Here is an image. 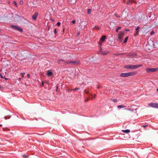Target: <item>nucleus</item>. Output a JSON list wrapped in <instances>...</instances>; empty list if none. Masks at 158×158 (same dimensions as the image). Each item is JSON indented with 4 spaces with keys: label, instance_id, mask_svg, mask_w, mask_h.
<instances>
[{
    "label": "nucleus",
    "instance_id": "nucleus-1",
    "mask_svg": "<svg viewBox=\"0 0 158 158\" xmlns=\"http://www.w3.org/2000/svg\"><path fill=\"white\" fill-rule=\"evenodd\" d=\"M137 73V71H134L128 73H123L121 74L120 76L122 77H128L132 76Z\"/></svg>",
    "mask_w": 158,
    "mask_h": 158
},
{
    "label": "nucleus",
    "instance_id": "nucleus-2",
    "mask_svg": "<svg viewBox=\"0 0 158 158\" xmlns=\"http://www.w3.org/2000/svg\"><path fill=\"white\" fill-rule=\"evenodd\" d=\"M142 64H138L136 65H127L124 66V68L127 69H134L142 66Z\"/></svg>",
    "mask_w": 158,
    "mask_h": 158
},
{
    "label": "nucleus",
    "instance_id": "nucleus-3",
    "mask_svg": "<svg viewBox=\"0 0 158 158\" xmlns=\"http://www.w3.org/2000/svg\"><path fill=\"white\" fill-rule=\"evenodd\" d=\"M124 34L123 32H120L118 35L117 40L119 42H121L123 39Z\"/></svg>",
    "mask_w": 158,
    "mask_h": 158
},
{
    "label": "nucleus",
    "instance_id": "nucleus-4",
    "mask_svg": "<svg viewBox=\"0 0 158 158\" xmlns=\"http://www.w3.org/2000/svg\"><path fill=\"white\" fill-rule=\"evenodd\" d=\"M146 70L147 72L148 73L150 72H155L156 71H158V68H147L146 69Z\"/></svg>",
    "mask_w": 158,
    "mask_h": 158
},
{
    "label": "nucleus",
    "instance_id": "nucleus-5",
    "mask_svg": "<svg viewBox=\"0 0 158 158\" xmlns=\"http://www.w3.org/2000/svg\"><path fill=\"white\" fill-rule=\"evenodd\" d=\"M80 61L79 60H70L67 62V63L72 64H79Z\"/></svg>",
    "mask_w": 158,
    "mask_h": 158
},
{
    "label": "nucleus",
    "instance_id": "nucleus-6",
    "mask_svg": "<svg viewBox=\"0 0 158 158\" xmlns=\"http://www.w3.org/2000/svg\"><path fill=\"white\" fill-rule=\"evenodd\" d=\"M148 106L155 108H158V104L155 103H150L148 104Z\"/></svg>",
    "mask_w": 158,
    "mask_h": 158
},
{
    "label": "nucleus",
    "instance_id": "nucleus-7",
    "mask_svg": "<svg viewBox=\"0 0 158 158\" xmlns=\"http://www.w3.org/2000/svg\"><path fill=\"white\" fill-rule=\"evenodd\" d=\"M11 27L17 31H19L20 32H22L23 31V30L21 28L18 27L16 26L12 25L11 26Z\"/></svg>",
    "mask_w": 158,
    "mask_h": 158
},
{
    "label": "nucleus",
    "instance_id": "nucleus-8",
    "mask_svg": "<svg viewBox=\"0 0 158 158\" xmlns=\"http://www.w3.org/2000/svg\"><path fill=\"white\" fill-rule=\"evenodd\" d=\"M11 27L17 31H19L20 32H22L23 31V30L21 28L18 27L16 26L12 25L11 26Z\"/></svg>",
    "mask_w": 158,
    "mask_h": 158
},
{
    "label": "nucleus",
    "instance_id": "nucleus-9",
    "mask_svg": "<svg viewBox=\"0 0 158 158\" xmlns=\"http://www.w3.org/2000/svg\"><path fill=\"white\" fill-rule=\"evenodd\" d=\"M38 13L37 12L35 13V15H33L32 16V19L33 20H35L37 15H38Z\"/></svg>",
    "mask_w": 158,
    "mask_h": 158
},
{
    "label": "nucleus",
    "instance_id": "nucleus-10",
    "mask_svg": "<svg viewBox=\"0 0 158 158\" xmlns=\"http://www.w3.org/2000/svg\"><path fill=\"white\" fill-rule=\"evenodd\" d=\"M53 74V72L51 71H47V76H48V77H49V76H52V74Z\"/></svg>",
    "mask_w": 158,
    "mask_h": 158
},
{
    "label": "nucleus",
    "instance_id": "nucleus-11",
    "mask_svg": "<svg viewBox=\"0 0 158 158\" xmlns=\"http://www.w3.org/2000/svg\"><path fill=\"white\" fill-rule=\"evenodd\" d=\"M106 38V36L105 35H103L102 37L100 39V41L102 42L104 41Z\"/></svg>",
    "mask_w": 158,
    "mask_h": 158
},
{
    "label": "nucleus",
    "instance_id": "nucleus-12",
    "mask_svg": "<svg viewBox=\"0 0 158 158\" xmlns=\"http://www.w3.org/2000/svg\"><path fill=\"white\" fill-rule=\"evenodd\" d=\"M140 28V27H138L136 29V33L135 34H134L135 36H136L138 34L139 31H138V30Z\"/></svg>",
    "mask_w": 158,
    "mask_h": 158
},
{
    "label": "nucleus",
    "instance_id": "nucleus-13",
    "mask_svg": "<svg viewBox=\"0 0 158 158\" xmlns=\"http://www.w3.org/2000/svg\"><path fill=\"white\" fill-rule=\"evenodd\" d=\"M122 131L126 133H128L130 132V131L129 129H127L125 130H122Z\"/></svg>",
    "mask_w": 158,
    "mask_h": 158
},
{
    "label": "nucleus",
    "instance_id": "nucleus-14",
    "mask_svg": "<svg viewBox=\"0 0 158 158\" xmlns=\"http://www.w3.org/2000/svg\"><path fill=\"white\" fill-rule=\"evenodd\" d=\"M136 55V54L135 53H131L130 55L129 56L131 57V58H134L133 56H135Z\"/></svg>",
    "mask_w": 158,
    "mask_h": 158
},
{
    "label": "nucleus",
    "instance_id": "nucleus-15",
    "mask_svg": "<svg viewBox=\"0 0 158 158\" xmlns=\"http://www.w3.org/2000/svg\"><path fill=\"white\" fill-rule=\"evenodd\" d=\"M108 53V52L106 51V52H101V54L103 55H106Z\"/></svg>",
    "mask_w": 158,
    "mask_h": 158
},
{
    "label": "nucleus",
    "instance_id": "nucleus-16",
    "mask_svg": "<svg viewBox=\"0 0 158 158\" xmlns=\"http://www.w3.org/2000/svg\"><path fill=\"white\" fill-rule=\"evenodd\" d=\"M126 106H123V105H119L118 106V108H121L123 107H126Z\"/></svg>",
    "mask_w": 158,
    "mask_h": 158
},
{
    "label": "nucleus",
    "instance_id": "nucleus-17",
    "mask_svg": "<svg viewBox=\"0 0 158 158\" xmlns=\"http://www.w3.org/2000/svg\"><path fill=\"white\" fill-rule=\"evenodd\" d=\"M70 1L71 4H74L76 2V0H70Z\"/></svg>",
    "mask_w": 158,
    "mask_h": 158
},
{
    "label": "nucleus",
    "instance_id": "nucleus-18",
    "mask_svg": "<svg viewBox=\"0 0 158 158\" xmlns=\"http://www.w3.org/2000/svg\"><path fill=\"white\" fill-rule=\"evenodd\" d=\"M121 27H119L118 28H117L116 30V31L117 32L118 31V30H120L121 29Z\"/></svg>",
    "mask_w": 158,
    "mask_h": 158
},
{
    "label": "nucleus",
    "instance_id": "nucleus-19",
    "mask_svg": "<svg viewBox=\"0 0 158 158\" xmlns=\"http://www.w3.org/2000/svg\"><path fill=\"white\" fill-rule=\"evenodd\" d=\"M64 60H58L57 61V62L58 63H60V62H63L64 61Z\"/></svg>",
    "mask_w": 158,
    "mask_h": 158
},
{
    "label": "nucleus",
    "instance_id": "nucleus-20",
    "mask_svg": "<svg viewBox=\"0 0 158 158\" xmlns=\"http://www.w3.org/2000/svg\"><path fill=\"white\" fill-rule=\"evenodd\" d=\"M128 39V37H127L125 39L124 41L123 42V43H125L127 41V40Z\"/></svg>",
    "mask_w": 158,
    "mask_h": 158
},
{
    "label": "nucleus",
    "instance_id": "nucleus-21",
    "mask_svg": "<svg viewBox=\"0 0 158 158\" xmlns=\"http://www.w3.org/2000/svg\"><path fill=\"white\" fill-rule=\"evenodd\" d=\"M91 12V10L90 9H88L87 10V13L89 14H90Z\"/></svg>",
    "mask_w": 158,
    "mask_h": 158
},
{
    "label": "nucleus",
    "instance_id": "nucleus-22",
    "mask_svg": "<svg viewBox=\"0 0 158 158\" xmlns=\"http://www.w3.org/2000/svg\"><path fill=\"white\" fill-rule=\"evenodd\" d=\"M125 109L126 110H128L130 111H133V110H132L131 109L125 108Z\"/></svg>",
    "mask_w": 158,
    "mask_h": 158
},
{
    "label": "nucleus",
    "instance_id": "nucleus-23",
    "mask_svg": "<svg viewBox=\"0 0 158 158\" xmlns=\"http://www.w3.org/2000/svg\"><path fill=\"white\" fill-rule=\"evenodd\" d=\"M130 0H128L127 2V5H129L130 4Z\"/></svg>",
    "mask_w": 158,
    "mask_h": 158
},
{
    "label": "nucleus",
    "instance_id": "nucleus-24",
    "mask_svg": "<svg viewBox=\"0 0 158 158\" xmlns=\"http://www.w3.org/2000/svg\"><path fill=\"white\" fill-rule=\"evenodd\" d=\"M60 24V22H58L57 24H56V25L58 26H59Z\"/></svg>",
    "mask_w": 158,
    "mask_h": 158
},
{
    "label": "nucleus",
    "instance_id": "nucleus-25",
    "mask_svg": "<svg viewBox=\"0 0 158 158\" xmlns=\"http://www.w3.org/2000/svg\"><path fill=\"white\" fill-rule=\"evenodd\" d=\"M79 89L78 88H76L74 89H73L72 90H78Z\"/></svg>",
    "mask_w": 158,
    "mask_h": 158
},
{
    "label": "nucleus",
    "instance_id": "nucleus-26",
    "mask_svg": "<svg viewBox=\"0 0 158 158\" xmlns=\"http://www.w3.org/2000/svg\"><path fill=\"white\" fill-rule=\"evenodd\" d=\"M95 28H96V29L97 30H98L99 29V28L98 27H96V26H95L94 27Z\"/></svg>",
    "mask_w": 158,
    "mask_h": 158
},
{
    "label": "nucleus",
    "instance_id": "nucleus-27",
    "mask_svg": "<svg viewBox=\"0 0 158 158\" xmlns=\"http://www.w3.org/2000/svg\"><path fill=\"white\" fill-rule=\"evenodd\" d=\"M25 74V73H21V74L22 75V77H24V74Z\"/></svg>",
    "mask_w": 158,
    "mask_h": 158
},
{
    "label": "nucleus",
    "instance_id": "nucleus-28",
    "mask_svg": "<svg viewBox=\"0 0 158 158\" xmlns=\"http://www.w3.org/2000/svg\"><path fill=\"white\" fill-rule=\"evenodd\" d=\"M14 4H15L16 6H17V3H16V2H15V1H14Z\"/></svg>",
    "mask_w": 158,
    "mask_h": 158
},
{
    "label": "nucleus",
    "instance_id": "nucleus-29",
    "mask_svg": "<svg viewBox=\"0 0 158 158\" xmlns=\"http://www.w3.org/2000/svg\"><path fill=\"white\" fill-rule=\"evenodd\" d=\"M75 23V21L74 20H73V21H72V23L73 24H74Z\"/></svg>",
    "mask_w": 158,
    "mask_h": 158
},
{
    "label": "nucleus",
    "instance_id": "nucleus-30",
    "mask_svg": "<svg viewBox=\"0 0 158 158\" xmlns=\"http://www.w3.org/2000/svg\"><path fill=\"white\" fill-rule=\"evenodd\" d=\"M113 101L114 102H117V100L116 99H113Z\"/></svg>",
    "mask_w": 158,
    "mask_h": 158
},
{
    "label": "nucleus",
    "instance_id": "nucleus-31",
    "mask_svg": "<svg viewBox=\"0 0 158 158\" xmlns=\"http://www.w3.org/2000/svg\"><path fill=\"white\" fill-rule=\"evenodd\" d=\"M147 126H148L147 125H143V126H142V127H147Z\"/></svg>",
    "mask_w": 158,
    "mask_h": 158
},
{
    "label": "nucleus",
    "instance_id": "nucleus-32",
    "mask_svg": "<svg viewBox=\"0 0 158 158\" xmlns=\"http://www.w3.org/2000/svg\"><path fill=\"white\" fill-rule=\"evenodd\" d=\"M154 33V31H152L151 32V35H152V34H153Z\"/></svg>",
    "mask_w": 158,
    "mask_h": 158
},
{
    "label": "nucleus",
    "instance_id": "nucleus-33",
    "mask_svg": "<svg viewBox=\"0 0 158 158\" xmlns=\"http://www.w3.org/2000/svg\"><path fill=\"white\" fill-rule=\"evenodd\" d=\"M125 30L126 31H129V29H125Z\"/></svg>",
    "mask_w": 158,
    "mask_h": 158
},
{
    "label": "nucleus",
    "instance_id": "nucleus-34",
    "mask_svg": "<svg viewBox=\"0 0 158 158\" xmlns=\"http://www.w3.org/2000/svg\"><path fill=\"white\" fill-rule=\"evenodd\" d=\"M54 33L56 34V29H55L54 30Z\"/></svg>",
    "mask_w": 158,
    "mask_h": 158
},
{
    "label": "nucleus",
    "instance_id": "nucleus-35",
    "mask_svg": "<svg viewBox=\"0 0 158 158\" xmlns=\"http://www.w3.org/2000/svg\"><path fill=\"white\" fill-rule=\"evenodd\" d=\"M0 77H1V78H3V77L2 74L1 73L0 74Z\"/></svg>",
    "mask_w": 158,
    "mask_h": 158
},
{
    "label": "nucleus",
    "instance_id": "nucleus-36",
    "mask_svg": "<svg viewBox=\"0 0 158 158\" xmlns=\"http://www.w3.org/2000/svg\"><path fill=\"white\" fill-rule=\"evenodd\" d=\"M27 77H30V74H28L27 75Z\"/></svg>",
    "mask_w": 158,
    "mask_h": 158
},
{
    "label": "nucleus",
    "instance_id": "nucleus-37",
    "mask_svg": "<svg viewBox=\"0 0 158 158\" xmlns=\"http://www.w3.org/2000/svg\"><path fill=\"white\" fill-rule=\"evenodd\" d=\"M20 3L21 4H23V1H20Z\"/></svg>",
    "mask_w": 158,
    "mask_h": 158
},
{
    "label": "nucleus",
    "instance_id": "nucleus-38",
    "mask_svg": "<svg viewBox=\"0 0 158 158\" xmlns=\"http://www.w3.org/2000/svg\"><path fill=\"white\" fill-rule=\"evenodd\" d=\"M153 45H154V44L153 43H152V45L151 46L152 47V46Z\"/></svg>",
    "mask_w": 158,
    "mask_h": 158
},
{
    "label": "nucleus",
    "instance_id": "nucleus-39",
    "mask_svg": "<svg viewBox=\"0 0 158 158\" xmlns=\"http://www.w3.org/2000/svg\"><path fill=\"white\" fill-rule=\"evenodd\" d=\"M42 85L44 86V83H43V82H42Z\"/></svg>",
    "mask_w": 158,
    "mask_h": 158
},
{
    "label": "nucleus",
    "instance_id": "nucleus-40",
    "mask_svg": "<svg viewBox=\"0 0 158 158\" xmlns=\"http://www.w3.org/2000/svg\"><path fill=\"white\" fill-rule=\"evenodd\" d=\"M149 43H148V45H147V46H148V45H149Z\"/></svg>",
    "mask_w": 158,
    "mask_h": 158
},
{
    "label": "nucleus",
    "instance_id": "nucleus-41",
    "mask_svg": "<svg viewBox=\"0 0 158 158\" xmlns=\"http://www.w3.org/2000/svg\"><path fill=\"white\" fill-rule=\"evenodd\" d=\"M21 79V78H19V80H20Z\"/></svg>",
    "mask_w": 158,
    "mask_h": 158
},
{
    "label": "nucleus",
    "instance_id": "nucleus-42",
    "mask_svg": "<svg viewBox=\"0 0 158 158\" xmlns=\"http://www.w3.org/2000/svg\"><path fill=\"white\" fill-rule=\"evenodd\" d=\"M156 90L157 91H158V88Z\"/></svg>",
    "mask_w": 158,
    "mask_h": 158
},
{
    "label": "nucleus",
    "instance_id": "nucleus-43",
    "mask_svg": "<svg viewBox=\"0 0 158 158\" xmlns=\"http://www.w3.org/2000/svg\"><path fill=\"white\" fill-rule=\"evenodd\" d=\"M31 58H32V57H31ZM32 58H34V57H32Z\"/></svg>",
    "mask_w": 158,
    "mask_h": 158
},
{
    "label": "nucleus",
    "instance_id": "nucleus-44",
    "mask_svg": "<svg viewBox=\"0 0 158 158\" xmlns=\"http://www.w3.org/2000/svg\"><path fill=\"white\" fill-rule=\"evenodd\" d=\"M4 118H5V119H6V117H4Z\"/></svg>",
    "mask_w": 158,
    "mask_h": 158
},
{
    "label": "nucleus",
    "instance_id": "nucleus-45",
    "mask_svg": "<svg viewBox=\"0 0 158 158\" xmlns=\"http://www.w3.org/2000/svg\"><path fill=\"white\" fill-rule=\"evenodd\" d=\"M79 33H78V35H79Z\"/></svg>",
    "mask_w": 158,
    "mask_h": 158
},
{
    "label": "nucleus",
    "instance_id": "nucleus-46",
    "mask_svg": "<svg viewBox=\"0 0 158 158\" xmlns=\"http://www.w3.org/2000/svg\"><path fill=\"white\" fill-rule=\"evenodd\" d=\"M23 157H25V156L23 155Z\"/></svg>",
    "mask_w": 158,
    "mask_h": 158
}]
</instances>
